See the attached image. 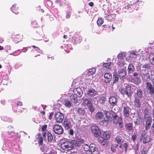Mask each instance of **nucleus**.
Here are the masks:
<instances>
[{"mask_svg": "<svg viewBox=\"0 0 154 154\" xmlns=\"http://www.w3.org/2000/svg\"><path fill=\"white\" fill-rule=\"evenodd\" d=\"M46 134L47 135V138L48 142H51L53 140V136L52 134L49 132L47 133Z\"/></svg>", "mask_w": 154, "mask_h": 154, "instance_id": "nucleus-33", "label": "nucleus"}, {"mask_svg": "<svg viewBox=\"0 0 154 154\" xmlns=\"http://www.w3.org/2000/svg\"><path fill=\"white\" fill-rule=\"evenodd\" d=\"M43 139H44L43 138L41 139H38V144L39 145H42L43 144Z\"/></svg>", "mask_w": 154, "mask_h": 154, "instance_id": "nucleus-54", "label": "nucleus"}, {"mask_svg": "<svg viewBox=\"0 0 154 154\" xmlns=\"http://www.w3.org/2000/svg\"><path fill=\"white\" fill-rule=\"evenodd\" d=\"M143 95V91L141 89H139L137 90V92L134 97V98L138 99H142Z\"/></svg>", "mask_w": 154, "mask_h": 154, "instance_id": "nucleus-16", "label": "nucleus"}, {"mask_svg": "<svg viewBox=\"0 0 154 154\" xmlns=\"http://www.w3.org/2000/svg\"><path fill=\"white\" fill-rule=\"evenodd\" d=\"M10 9L13 13L16 14H17L19 13L18 9V7H17L16 4L13 5Z\"/></svg>", "mask_w": 154, "mask_h": 154, "instance_id": "nucleus-26", "label": "nucleus"}, {"mask_svg": "<svg viewBox=\"0 0 154 154\" xmlns=\"http://www.w3.org/2000/svg\"><path fill=\"white\" fill-rule=\"evenodd\" d=\"M22 36L19 34L15 35L13 34L11 35L12 40L15 43H17L21 41Z\"/></svg>", "mask_w": 154, "mask_h": 154, "instance_id": "nucleus-10", "label": "nucleus"}, {"mask_svg": "<svg viewBox=\"0 0 154 154\" xmlns=\"http://www.w3.org/2000/svg\"><path fill=\"white\" fill-rule=\"evenodd\" d=\"M64 105L68 107H70L72 106V103L71 102L66 100L64 101Z\"/></svg>", "mask_w": 154, "mask_h": 154, "instance_id": "nucleus-38", "label": "nucleus"}, {"mask_svg": "<svg viewBox=\"0 0 154 154\" xmlns=\"http://www.w3.org/2000/svg\"><path fill=\"white\" fill-rule=\"evenodd\" d=\"M74 134V131L72 129H71L69 130V134L71 135H73Z\"/></svg>", "mask_w": 154, "mask_h": 154, "instance_id": "nucleus-63", "label": "nucleus"}, {"mask_svg": "<svg viewBox=\"0 0 154 154\" xmlns=\"http://www.w3.org/2000/svg\"><path fill=\"white\" fill-rule=\"evenodd\" d=\"M125 128L128 131L132 130L133 128V123L130 122L128 123H126L125 125Z\"/></svg>", "mask_w": 154, "mask_h": 154, "instance_id": "nucleus-27", "label": "nucleus"}, {"mask_svg": "<svg viewBox=\"0 0 154 154\" xmlns=\"http://www.w3.org/2000/svg\"><path fill=\"white\" fill-rule=\"evenodd\" d=\"M118 146V144H117L116 145V146L115 145H112L111 146V151L113 152H115L116 151V148Z\"/></svg>", "mask_w": 154, "mask_h": 154, "instance_id": "nucleus-51", "label": "nucleus"}, {"mask_svg": "<svg viewBox=\"0 0 154 154\" xmlns=\"http://www.w3.org/2000/svg\"><path fill=\"white\" fill-rule=\"evenodd\" d=\"M73 92L74 94L79 97H81L83 94L82 91L79 87L74 88Z\"/></svg>", "mask_w": 154, "mask_h": 154, "instance_id": "nucleus-13", "label": "nucleus"}, {"mask_svg": "<svg viewBox=\"0 0 154 154\" xmlns=\"http://www.w3.org/2000/svg\"><path fill=\"white\" fill-rule=\"evenodd\" d=\"M106 99L105 97L103 96L100 97V100L102 103H104L106 100Z\"/></svg>", "mask_w": 154, "mask_h": 154, "instance_id": "nucleus-55", "label": "nucleus"}, {"mask_svg": "<svg viewBox=\"0 0 154 154\" xmlns=\"http://www.w3.org/2000/svg\"><path fill=\"white\" fill-rule=\"evenodd\" d=\"M96 72V69L94 68H92L89 69L87 72L88 75H92L94 74Z\"/></svg>", "mask_w": 154, "mask_h": 154, "instance_id": "nucleus-34", "label": "nucleus"}, {"mask_svg": "<svg viewBox=\"0 0 154 154\" xmlns=\"http://www.w3.org/2000/svg\"><path fill=\"white\" fill-rule=\"evenodd\" d=\"M104 82L105 83L109 82L112 79V76L109 73H106L104 74Z\"/></svg>", "mask_w": 154, "mask_h": 154, "instance_id": "nucleus-19", "label": "nucleus"}, {"mask_svg": "<svg viewBox=\"0 0 154 154\" xmlns=\"http://www.w3.org/2000/svg\"><path fill=\"white\" fill-rule=\"evenodd\" d=\"M149 59L152 65H154V54H151L149 56Z\"/></svg>", "mask_w": 154, "mask_h": 154, "instance_id": "nucleus-35", "label": "nucleus"}, {"mask_svg": "<svg viewBox=\"0 0 154 154\" xmlns=\"http://www.w3.org/2000/svg\"><path fill=\"white\" fill-rule=\"evenodd\" d=\"M115 141L119 144H121V143H122L124 140L122 137L117 136L115 138Z\"/></svg>", "mask_w": 154, "mask_h": 154, "instance_id": "nucleus-28", "label": "nucleus"}, {"mask_svg": "<svg viewBox=\"0 0 154 154\" xmlns=\"http://www.w3.org/2000/svg\"><path fill=\"white\" fill-rule=\"evenodd\" d=\"M91 130L94 135L97 137H98L101 134V131L98 127L93 126L91 127Z\"/></svg>", "mask_w": 154, "mask_h": 154, "instance_id": "nucleus-9", "label": "nucleus"}, {"mask_svg": "<svg viewBox=\"0 0 154 154\" xmlns=\"http://www.w3.org/2000/svg\"><path fill=\"white\" fill-rule=\"evenodd\" d=\"M146 134V132L145 130L142 131H141L140 136V140L141 141L143 140V138L145 137Z\"/></svg>", "mask_w": 154, "mask_h": 154, "instance_id": "nucleus-37", "label": "nucleus"}, {"mask_svg": "<svg viewBox=\"0 0 154 154\" xmlns=\"http://www.w3.org/2000/svg\"><path fill=\"white\" fill-rule=\"evenodd\" d=\"M131 109L127 104L123 106V114L125 119L128 118L129 117L131 111Z\"/></svg>", "mask_w": 154, "mask_h": 154, "instance_id": "nucleus-6", "label": "nucleus"}, {"mask_svg": "<svg viewBox=\"0 0 154 154\" xmlns=\"http://www.w3.org/2000/svg\"><path fill=\"white\" fill-rule=\"evenodd\" d=\"M134 123L135 126L138 125L140 123L139 120L138 119V118H137L134 121Z\"/></svg>", "mask_w": 154, "mask_h": 154, "instance_id": "nucleus-57", "label": "nucleus"}, {"mask_svg": "<svg viewBox=\"0 0 154 154\" xmlns=\"http://www.w3.org/2000/svg\"><path fill=\"white\" fill-rule=\"evenodd\" d=\"M47 126L46 125H45L43 126L42 127V134L43 135V137L44 140L46 138V133L48 132L46 130Z\"/></svg>", "mask_w": 154, "mask_h": 154, "instance_id": "nucleus-20", "label": "nucleus"}, {"mask_svg": "<svg viewBox=\"0 0 154 154\" xmlns=\"http://www.w3.org/2000/svg\"><path fill=\"white\" fill-rule=\"evenodd\" d=\"M53 130L54 132L58 134H61L63 133V129L61 125H56L54 126Z\"/></svg>", "mask_w": 154, "mask_h": 154, "instance_id": "nucleus-8", "label": "nucleus"}, {"mask_svg": "<svg viewBox=\"0 0 154 154\" xmlns=\"http://www.w3.org/2000/svg\"><path fill=\"white\" fill-rule=\"evenodd\" d=\"M111 65V62H109L108 63H103V66L105 67L106 68L110 69H111L110 65Z\"/></svg>", "mask_w": 154, "mask_h": 154, "instance_id": "nucleus-39", "label": "nucleus"}, {"mask_svg": "<svg viewBox=\"0 0 154 154\" xmlns=\"http://www.w3.org/2000/svg\"><path fill=\"white\" fill-rule=\"evenodd\" d=\"M111 114L112 117V120L114 124L117 125L120 128L123 127V122L122 118L121 117H118L117 114L112 111H111L110 113Z\"/></svg>", "mask_w": 154, "mask_h": 154, "instance_id": "nucleus-1", "label": "nucleus"}, {"mask_svg": "<svg viewBox=\"0 0 154 154\" xmlns=\"http://www.w3.org/2000/svg\"><path fill=\"white\" fill-rule=\"evenodd\" d=\"M83 148L85 151L90 150V146L88 144H85L83 146Z\"/></svg>", "mask_w": 154, "mask_h": 154, "instance_id": "nucleus-47", "label": "nucleus"}, {"mask_svg": "<svg viewBox=\"0 0 154 154\" xmlns=\"http://www.w3.org/2000/svg\"><path fill=\"white\" fill-rule=\"evenodd\" d=\"M43 138V137H42V135L40 133H38V137H37V139H39Z\"/></svg>", "mask_w": 154, "mask_h": 154, "instance_id": "nucleus-64", "label": "nucleus"}, {"mask_svg": "<svg viewBox=\"0 0 154 154\" xmlns=\"http://www.w3.org/2000/svg\"><path fill=\"white\" fill-rule=\"evenodd\" d=\"M135 70V67L134 65L131 64H130L128 68V74H131Z\"/></svg>", "mask_w": 154, "mask_h": 154, "instance_id": "nucleus-25", "label": "nucleus"}, {"mask_svg": "<svg viewBox=\"0 0 154 154\" xmlns=\"http://www.w3.org/2000/svg\"><path fill=\"white\" fill-rule=\"evenodd\" d=\"M108 139H105L101 137L99 138V142L103 146H106L108 145V143L107 142Z\"/></svg>", "mask_w": 154, "mask_h": 154, "instance_id": "nucleus-18", "label": "nucleus"}, {"mask_svg": "<svg viewBox=\"0 0 154 154\" xmlns=\"http://www.w3.org/2000/svg\"><path fill=\"white\" fill-rule=\"evenodd\" d=\"M91 152H92V154H98L99 151L98 148L96 146L95 148L92 150Z\"/></svg>", "mask_w": 154, "mask_h": 154, "instance_id": "nucleus-44", "label": "nucleus"}, {"mask_svg": "<svg viewBox=\"0 0 154 154\" xmlns=\"http://www.w3.org/2000/svg\"><path fill=\"white\" fill-rule=\"evenodd\" d=\"M74 94H72L71 96L70 99L72 102L76 103L78 102L77 97Z\"/></svg>", "mask_w": 154, "mask_h": 154, "instance_id": "nucleus-31", "label": "nucleus"}, {"mask_svg": "<svg viewBox=\"0 0 154 154\" xmlns=\"http://www.w3.org/2000/svg\"><path fill=\"white\" fill-rule=\"evenodd\" d=\"M143 144H146L150 142L152 140V139L150 136L147 135L143 138Z\"/></svg>", "mask_w": 154, "mask_h": 154, "instance_id": "nucleus-22", "label": "nucleus"}, {"mask_svg": "<svg viewBox=\"0 0 154 154\" xmlns=\"http://www.w3.org/2000/svg\"><path fill=\"white\" fill-rule=\"evenodd\" d=\"M125 54L124 53L119 54L117 56L118 60H122L124 58Z\"/></svg>", "mask_w": 154, "mask_h": 154, "instance_id": "nucleus-43", "label": "nucleus"}, {"mask_svg": "<svg viewBox=\"0 0 154 154\" xmlns=\"http://www.w3.org/2000/svg\"><path fill=\"white\" fill-rule=\"evenodd\" d=\"M96 146V145L93 143H91L90 145V150L91 151V152Z\"/></svg>", "mask_w": 154, "mask_h": 154, "instance_id": "nucleus-52", "label": "nucleus"}, {"mask_svg": "<svg viewBox=\"0 0 154 154\" xmlns=\"http://www.w3.org/2000/svg\"><path fill=\"white\" fill-rule=\"evenodd\" d=\"M66 14V19H69L70 17L71 12L70 11H67V12Z\"/></svg>", "mask_w": 154, "mask_h": 154, "instance_id": "nucleus-56", "label": "nucleus"}, {"mask_svg": "<svg viewBox=\"0 0 154 154\" xmlns=\"http://www.w3.org/2000/svg\"><path fill=\"white\" fill-rule=\"evenodd\" d=\"M148 149L146 147H143L140 152V154H146L148 152Z\"/></svg>", "mask_w": 154, "mask_h": 154, "instance_id": "nucleus-36", "label": "nucleus"}, {"mask_svg": "<svg viewBox=\"0 0 154 154\" xmlns=\"http://www.w3.org/2000/svg\"><path fill=\"white\" fill-rule=\"evenodd\" d=\"M71 142L73 145H74L76 146H79L80 145V143L77 140H71Z\"/></svg>", "mask_w": 154, "mask_h": 154, "instance_id": "nucleus-40", "label": "nucleus"}, {"mask_svg": "<svg viewBox=\"0 0 154 154\" xmlns=\"http://www.w3.org/2000/svg\"><path fill=\"white\" fill-rule=\"evenodd\" d=\"M152 122V118L151 117H147L146 120L145 129L147 131L150 128Z\"/></svg>", "mask_w": 154, "mask_h": 154, "instance_id": "nucleus-11", "label": "nucleus"}, {"mask_svg": "<svg viewBox=\"0 0 154 154\" xmlns=\"http://www.w3.org/2000/svg\"><path fill=\"white\" fill-rule=\"evenodd\" d=\"M100 137L109 140L110 137V136L108 132H104L102 135Z\"/></svg>", "mask_w": 154, "mask_h": 154, "instance_id": "nucleus-30", "label": "nucleus"}, {"mask_svg": "<svg viewBox=\"0 0 154 154\" xmlns=\"http://www.w3.org/2000/svg\"><path fill=\"white\" fill-rule=\"evenodd\" d=\"M61 147L64 151H69L72 150L74 146L71 141H65L61 144Z\"/></svg>", "mask_w": 154, "mask_h": 154, "instance_id": "nucleus-2", "label": "nucleus"}, {"mask_svg": "<svg viewBox=\"0 0 154 154\" xmlns=\"http://www.w3.org/2000/svg\"><path fill=\"white\" fill-rule=\"evenodd\" d=\"M97 94V92L93 89L89 90L88 92V95L89 96H94Z\"/></svg>", "mask_w": 154, "mask_h": 154, "instance_id": "nucleus-24", "label": "nucleus"}, {"mask_svg": "<svg viewBox=\"0 0 154 154\" xmlns=\"http://www.w3.org/2000/svg\"><path fill=\"white\" fill-rule=\"evenodd\" d=\"M109 102L110 104L113 106H114L117 104V99L114 96H112L109 98Z\"/></svg>", "mask_w": 154, "mask_h": 154, "instance_id": "nucleus-21", "label": "nucleus"}, {"mask_svg": "<svg viewBox=\"0 0 154 154\" xmlns=\"http://www.w3.org/2000/svg\"><path fill=\"white\" fill-rule=\"evenodd\" d=\"M118 73L120 79L122 78L123 79L125 77L126 75V71L123 69H120L118 72Z\"/></svg>", "mask_w": 154, "mask_h": 154, "instance_id": "nucleus-17", "label": "nucleus"}, {"mask_svg": "<svg viewBox=\"0 0 154 154\" xmlns=\"http://www.w3.org/2000/svg\"><path fill=\"white\" fill-rule=\"evenodd\" d=\"M96 119L98 120L102 119L103 116V113L101 112H98L95 115Z\"/></svg>", "mask_w": 154, "mask_h": 154, "instance_id": "nucleus-29", "label": "nucleus"}, {"mask_svg": "<svg viewBox=\"0 0 154 154\" xmlns=\"http://www.w3.org/2000/svg\"><path fill=\"white\" fill-rule=\"evenodd\" d=\"M77 112L78 113L81 115H83L85 113V111L84 109L82 108H78V109Z\"/></svg>", "mask_w": 154, "mask_h": 154, "instance_id": "nucleus-32", "label": "nucleus"}, {"mask_svg": "<svg viewBox=\"0 0 154 154\" xmlns=\"http://www.w3.org/2000/svg\"><path fill=\"white\" fill-rule=\"evenodd\" d=\"M109 112L108 111L105 112V117L104 118V119L101 121L99 122L100 124V125L106 126L109 123H110L112 121V119L110 116L108 115V113Z\"/></svg>", "mask_w": 154, "mask_h": 154, "instance_id": "nucleus-3", "label": "nucleus"}, {"mask_svg": "<svg viewBox=\"0 0 154 154\" xmlns=\"http://www.w3.org/2000/svg\"><path fill=\"white\" fill-rule=\"evenodd\" d=\"M151 131L153 133L154 135V123H153L152 125L151 128Z\"/></svg>", "mask_w": 154, "mask_h": 154, "instance_id": "nucleus-61", "label": "nucleus"}, {"mask_svg": "<svg viewBox=\"0 0 154 154\" xmlns=\"http://www.w3.org/2000/svg\"><path fill=\"white\" fill-rule=\"evenodd\" d=\"M149 108H145L144 110V118H145V116L146 115H148L149 113Z\"/></svg>", "mask_w": 154, "mask_h": 154, "instance_id": "nucleus-48", "label": "nucleus"}, {"mask_svg": "<svg viewBox=\"0 0 154 154\" xmlns=\"http://www.w3.org/2000/svg\"><path fill=\"white\" fill-rule=\"evenodd\" d=\"M152 82L153 86L150 82H147L146 83V88L147 92L150 95H152L154 94V80H152Z\"/></svg>", "mask_w": 154, "mask_h": 154, "instance_id": "nucleus-5", "label": "nucleus"}, {"mask_svg": "<svg viewBox=\"0 0 154 154\" xmlns=\"http://www.w3.org/2000/svg\"><path fill=\"white\" fill-rule=\"evenodd\" d=\"M81 38L79 35L75 34L72 37V38L74 40L73 43L77 44L80 43L81 41Z\"/></svg>", "mask_w": 154, "mask_h": 154, "instance_id": "nucleus-14", "label": "nucleus"}, {"mask_svg": "<svg viewBox=\"0 0 154 154\" xmlns=\"http://www.w3.org/2000/svg\"><path fill=\"white\" fill-rule=\"evenodd\" d=\"M125 89V90L124 88L120 87L119 89V91L122 95H125L126 94L128 97H130L131 96V85H128L126 86Z\"/></svg>", "mask_w": 154, "mask_h": 154, "instance_id": "nucleus-4", "label": "nucleus"}, {"mask_svg": "<svg viewBox=\"0 0 154 154\" xmlns=\"http://www.w3.org/2000/svg\"><path fill=\"white\" fill-rule=\"evenodd\" d=\"M123 146L125 149V151L126 152L127 151V149L128 147V145L127 143H125L123 145Z\"/></svg>", "mask_w": 154, "mask_h": 154, "instance_id": "nucleus-58", "label": "nucleus"}, {"mask_svg": "<svg viewBox=\"0 0 154 154\" xmlns=\"http://www.w3.org/2000/svg\"><path fill=\"white\" fill-rule=\"evenodd\" d=\"M150 67V66L149 63H148L143 64L142 66V68H143L146 69L149 68Z\"/></svg>", "mask_w": 154, "mask_h": 154, "instance_id": "nucleus-46", "label": "nucleus"}, {"mask_svg": "<svg viewBox=\"0 0 154 154\" xmlns=\"http://www.w3.org/2000/svg\"><path fill=\"white\" fill-rule=\"evenodd\" d=\"M17 106H21L23 105V103L21 101H18L17 103Z\"/></svg>", "mask_w": 154, "mask_h": 154, "instance_id": "nucleus-62", "label": "nucleus"}, {"mask_svg": "<svg viewBox=\"0 0 154 154\" xmlns=\"http://www.w3.org/2000/svg\"><path fill=\"white\" fill-rule=\"evenodd\" d=\"M137 136L136 134L132 135L131 136V139L133 141H134L136 139Z\"/></svg>", "mask_w": 154, "mask_h": 154, "instance_id": "nucleus-60", "label": "nucleus"}, {"mask_svg": "<svg viewBox=\"0 0 154 154\" xmlns=\"http://www.w3.org/2000/svg\"><path fill=\"white\" fill-rule=\"evenodd\" d=\"M64 0H56V2L57 4H59L60 6H62L64 2Z\"/></svg>", "mask_w": 154, "mask_h": 154, "instance_id": "nucleus-45", "label": "nucleus"}, {"mask_svg": "<svg viewBox=\"0 0 154 154\" xmlns=\"http://www.w3.org/2000/svg\"><path fill=\"white\" fill-rule=\"evenodd\" d=\"M54 118L57 122L61 123L64 119V116L61 112H58L55 114Z\"/></svg>", "mask_w": 154, "mask_h": 154, "instance_id": "nucleus-7", "label": "nucleus"}, {"mask_svg": "<svg viewBox=\"0 0 154 154\" xmlns=\"http://www.w3.org/2000/svg\"><path fill=\"white\" fill-rule=\"evenodd\" d=\"M88 109L91 112H92L94 111V109L93 106L92 104L88 106Z\"/></svg>", "mask_w": 154, "mask_h": 154, "instance_id": "nucleus-49", "label": "nucleus"}, {"mask_svg": "<svg viewBox=\"0 0 154 154\" xmlns=\"http://www.w3.org/2000/svg\"><path fill=\"white\" fill-rule=\"evenodd\" d=\"M104 20L103 18L99 17L97 21V23L98 26H100L103 23Z\"/></svg>", "mask_w": 154, "mask_h": 154, "instance_id": "nucleus-41", "label": "nucleus"}, {"mask_svg": "<svg viewBox=\"0 0 154 154\" xmlns=\"http://www.w3.org/2000/svg\"><path fill=\"white\" fill-rule=\"evenodd\" d=\"M142 100L141 99L134 98V106L135 108H140L141 106Z\"/></svg>", "mask_w": 154, "mask_h": 154, "instance_id": "nucleus-12", "label": "nucleus"}, {"mask_svg": "<svg viewBox=\"0 0 154 154\" xmlns=\"http://www.w3.org/2000/svg\"><path fill=\"white\" fill-rule=\"evenodd\" d=\"M113 77L114 78V81L113 82L114 83L117 82L119 80V77L117 74L116 75H114L113 76Z\"/></svg>", "mask_w": 154, "mask_h": 154, "instance_id": "nucleus-53", "label": "nucleus"}, {"mask_svg": "<svg viewBox=\"0 0 154 154\" xmlns=\"http://www.w3.org/2000/svg\"><path fill=\"white\" fill-rule=\"evenodd\" d=\"M111 27V26L109 25H103L102 26V29L103 30H106L108 28Z\"/></svg>", "mask_w": 154, "mask_h": 154, "instance_id": "nucleus-50", "label": "nucleus"}, {"mask_svg": "<svg viewBox=\"0 0 154 154\" xmlns=\"http://www.w3.org/2000/svg\"><path fill=\"white\" fill-rule=\"evenodd\" d=\"M71 126V123L68 119H65L63 123V126L66 129H69Z\"/></svg>", "mask_w": 154, "mask_h": 154, "instance_id": "nucleus-15", "label": "nucleus"}, {"mask_svg": "<svg viewBox=\"0 0 154 154\" xmlns=\"http://www.w3.org/2000/svg\"><path fill=\"white\" fill-rule=\"evenodd\" d=\"M11 129H12V130L11 131H10V133H12V134H13V135H14L15 133V131L14 130V128L13 127L11 126H10V130Z\"/></svg>", "mask_w": 154, "mask_h": 154, "instance_id": "nucleus-59", "label": "nucleus"}, {"mask_svg": "<svg viewBox=\"0 0 154 154\" xmlns=\"http://www.w3.org/2000/svg\"><path fill=\"white\" fill-rule=\"evenodd\" d=\"M133 82L135 84L139 83L140 82V80L138 77L134 78L133 79Z\"/></svg>", "mask_w": 154, "mask_h": 154, "instance_id": "nucleus-42", "label": "nucleus"}, {"mask_svg": "<svg viewBox=\"0 0 154 154\" xmlns=\"http://www.w3.org/2000/svg\"><path fill=\"white\" fill-rule=\"evenodd\" d=\"M82 99L83 100V104L84 106L88 107L92 104L91 103V100H89L88 98H86L83 100V98H82Z\"/></svg>", "mask_w": 154, "mask_h": 154, "instance_id": "nucleus-23", "label": "nucleus"}]
</instances>
